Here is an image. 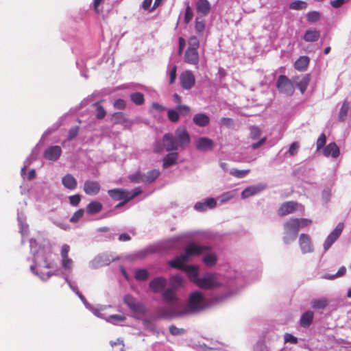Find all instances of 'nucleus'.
<instances>
[{
    "mask_svg": "<svg viewBox=\"0 0 351 351\" xmlns=\"http://www.w3.org/2000/svg\"><path fill=\"white\" fill-rule=\"evenodd\" d=\"M123 302L134 313L143 314L146 311L145 306L138 302L137 300L131 295H125L123 298Z\"/></svg>",
    "mask_w": 351,
    "mask_h": 351,
    "instance_id": "nucleus-8",
    "label": "nucleus"
},
{
    "mask_svg": "<svg viewBox=\"0 0 351 351\" xmlns=\"http://www.w3.org/2000/svg\"><path fill=\"white\" fill-rule=\"evenodd\" d=\"M130 99L136 105H142L145 102L143 94L138 92L131 94Z\"/></svg>",
    "mask_w": 351,
    "mask_h": 351,
    "instance_id": "nucleus-42",
    "label": "nucleus"
},
{
    "mask_svg": "<svg viewBox=\"0 0 351 351\" xmlns=\"http://www.w3.org/2000/svg\"><path fill=\"white\" fill-rule=\"evenodd\" d=\"M103 208L102 204L98 201H92L86 206V211L89 214L99 213Z\"/></svg>",
    "mask_w": 351,
    "mask_h": 351,
    "instance_id": "nucleus-34",
    "label": "nucleus"
},
{
    "mask_svg": "<svg viewBox=\"0 0 351 351\" xmlns=\"http://www.w3.org/2000/svg\"><path fill=\"white\" fill-rule=\"evenodd\" d=\"M180 82L184 89H191L195 83V78L192 71H185L182 72L180 75Z\"/></svg>",
    "mask_w": 351,
    "mask_h": 351,
    "instance_id": "nucleus-10",
    "label": "nucleus"
},
{
    "mask_svg": "<svg viewBox=\"0 0 351 351\" xmlns=\"http://www.w3.org/2000/svg\"><path fill=\"white\" fill-rule=\"evenodd\" d=\"M182 282H183V279H182V276L180 275H174V276H172L169 278L170 285L173 289H177V288L181 287L182 285Z\"/></svg>",
    "mask_w": 351,
    "mask_h": 351,
    "instance_id": "nucleus-39",
    "label": "nucleus"
},
{
    "mask_svg": "<svg viewBox=\"0 0 351 351\" xmlns=\"http://www.w3.org/2000/svg\"><path fill=\"white\" fill-rule=\"evenodd\" d=\"M160 176V171L158 169H152L146 174H143V183L151 184L154 182Z\"/></svg>",
    "mask_w": 351,
    "mask_h": 351,
    "instance_id": "nucleus-30",
    "label": "nucleus"
},
{
    "mask_svg": "<svg viewBox=\"0 0 351 351\" xmlns=\"http://www.w3.org/2000/svg\"><path fill=\"white\" fill-rule=\"evenodd\" d=\"M101 190L99 182L95 180H86L84 184V191L88 195H96Z\"/></svg>",
    "mask_w": 351,
    "mask_h": 351,
    "instance_id": "nucleus-18",
    "label": "nucleus"
},
{
    "mask_svg": "<svg viewBox=\"0 0 351 351\" xmlns=\"http://www.w3.org/2000/svg\"><path fill=\"white\" fill-rule=\"evenodd\" d=\"M210 250V247L209 246L200 245L194 242H191L186 245L185 252H186L187 254H189L190 256H193L200 255L204 252Z\"/></svg>",
    "mask_w": 351,
    "mask_h": 351,
    "instance_id": "nucleus-13",
    "label": "nucleus"
},
{
    "mask_svg": "<svg viewBox=\"0 0 351 351\" xmlns=\"http://www.w3.org/2000/svg\"><path fill=\"white\" fill-rule=\"evenodd\" d=\"M176 72H177V66L173 65L169 72V77H170L169 84H173L175 82L176 76H177Z\"/></svg>",
    "mask_w": 351,
    "mask_h": 351,
    "instance_id": "nucleus-59",
    "label": "nucleus"
},
{
    "mask_svg": "<svg viewBox=\"0 0 351 351\" xmlns=\"http://www.w3.org/2000/svg\"><path fill=\"white\" fill-rule=\"evenodd\" d=\"M306 18L308 21L315 23L319 20L320 14L317 11H311L307 13Z\"/></svg>",
    "mask_w": 351,
    "mask_h": 351,
    "instance_id": "nucleus-47",
    "label": "nucleus"
},
{
    "mask_svg": "<svg viewBox=\"0 0 351 351\" xmlns=\"http://www.w3.org/2000/svg\"><path fill=\"white\" fill-rule=\"evenodd\" d=\"M205 303L203 295L199 291L192 293L189 298V302L183 314L194 313L204 309Z\"/></svg>",
    "mask_w": 351,
    "mask_h": 351,
    "instance_id": "nucleus-4",
    "label": "nucleus"
},
{
    "mask_svg": "<svg viewBox=\"0 0 351 351\" xmlns=\"http://www.w3.org/2000/svg\"><path fill=\"white\" fill-rule=\"evenodd\" d=\"M324 154L326 157L332 156L333 158H337L339 155V149L336 143H330L324 148Z\"/></svg>",
    "mask_w": 351,
    "mask_h": 351,
    "instance_id": "nucleus-27",
    "label": "nucleus"
},
{
    "mask_svg": "<svg viewBox=\"0 0 351 351\" xmlns=\"http://www.w3.org/2000/svg\"><path fill=\"white\" fill-rule=\"evenodd\" d=\"M130 181L133 183L143 182V174L140 172H136L134 174L130 175L128 177Z\"/></svg>",
    "mask_w": 351,
    "mask_h": 351,
    "instance_id": "nucleus-50",
    "label": "nucleus"
},
{
    "mask_svg": "<svg viewBox=\"0 0 351 351\" xmlns=\"http://www.w3.org/2000/svg\"><path fill=\"white\" fill-rule=\"evenodd\" d=\"M199 43L197 38L192 36L189 38V47L186 49L184 54V61L192 65H197L199 63V53L197 49L199 48Z\"/></svg>",
    "mask_w": 351,
    "mask_h": 351,
    "instance_id": "nucleus-5",
    "label": "nucleus"
},
{
    "mask_svg": "<svg viewBox=\"0 0 351 351\" xmlns=\"http://www.w3.org/2000/svg\"><path fill=\"white\" fill-rule=\"evenodd\" d=\"M84 210L83 208H80L73 213L70 219V222L76 223L84 215Z\"/></svg>",
    "mask_w": 351,
    "mask_h": 351,
    "instance_id": "nucleus-51",
    "label": "nucleus"
},
{
    "mask_svg": "<svg viewBox=\"0 0 351 351\" xmlns=\"http://www.w3.org/2000/svg\"><path fill=\"white\" fill-rule=\"evenodd\" d=\"M326 135L324 134H322L317 142H316V146H317V150H319L321 149L322 147H324V146L326 144Z\"/></svg>",
    "mask_w": 351,
    "mask_h": 351,
    "instance_id": "nucleus-55",
    "label": "nucleus"
},
{
    "mask_svg": "<svg viewBox=\"0 0 351 351\" xmlns=\"http://www.w3.org/2000/svg\"><path fill=\"white\" fill-rule=\"evenodd\" d=\"M192 18H193V13H192L191 7L189 6V5H187L186 8V10H185L184 18V23L186 24L189 23L191 21V20L192 19Z\"/></svg>",
    "mask_w": 351,
    "mask_h": 351,
    "instance_id": "nucleus-56",
    "label": "nucleus"
},
{
    "mask_svg": "<svg viewBox=\"0 0 351 351\" xmlns=\"http://www.w3.org/2000/svg\"><path fill=\"white\" fill-rule=\"evenodd\" d=\"M285 341L286 343L289 342L293 344H296L298 343V339L295 337L291 334H286L285 335Z\"/></svg>",
    "mask_w": 351,
    "mask_h": 351,
    "instance_id": "nucleus-64",
    "label": "nucleus"
},
{
    "mask_svg": "<svg viewBox=\"0 0 351 351\" xmlns=\"http://www.w3.org/2000/svg\"><path fill=\"white\" fill-rule=\"evenodd\" d=\"M80 128L78 126H75L71 128L68 132L67 139L69 141H71L75 138L79 132Z\"/></svg>",
    "mask_w": 351,
    "mask_h": 351,
    "instance_id": "nucleus-53",
    "label": "nucleus"
},
{
    "mask_svg": "<svg viewBox=\"0 0 351 351\" xmlns=\"http://www.w3.org/2000/svg\"><path fill=\"white\" fill-rule=\"evenodd\" d=\"M276 87L280 93L287 95H292L295 90L294 83L292 79L290 80L284 75L278 77Z\"/></svg>",
    "mask_w": 351,
    "mask_h": 351,
    "instance_id": "nucleus-6",
    "label": "nucleus"
},
{
    "mask_svg": "<svg viewBox=\"0 0 351 351\" xmlns=\"http://www.w3.org/2000/svg\"><path fill=\"white\" fill-rule=\"evenodd\" d=\"M167 117L171 122L176 123L179 121L180 115L177 110L170 109L167 112Z\"/></svg>",
    "mask_w": 351,
    "mask_h": 351,
    "instance_id": "nucleus-49",
    "label": "nucleus"
},
{
    "mask_svg": "<svg viewBox=\"0 0 351 351\" xmlns=\"http://www.w3.org/2000/svg\"><path fill=\"white\" fill-rule=\"evenodd\" d=\"M62 184L65 188L69 190L75 189L77 185L76 179L70 173L65 175L62 178Z\"/></svg>",
    "mask_w": 351,
    "mask_h": 351,
    "instance_id": "nucleus-25",
    "label": "nucleus"
},
{
    "mask_svg": "<svg viewBox=\"0 0 351 351\" xmlns=\"http://www.w3.org/2000/svg\"><path fill=\"white\" fill-rule=\"evenodd\" d=\"M222 285L221 275L217 273H206L197 280V286L203 289H213Z\"/></svg>",
    "mask_w": 351,
    "mask_h": 351,
    "instance_id": "nucleus-3",
    "label": "nucleus"
},
{
    "mask_svg": "<svg viewBox=\"0 0 351 351\" xmlns=\"http://www.w3.org/2000/svg\"><path fill=\"white\" fill-rule=\"evenodd\" d=\"M349 108H350L349 102L347 100H345L343 102L342 106L339 110V117H338L339 121H341V122L345 121V120L346 119L347 116H348Z\"/></svg>",
    "mask_w": 351,
    "mask_h": 351,
    "instance_id": "nucleus-35",
    "label": "nucleus"
},
{
    "mask_svg": "<svg viewBox=\"0 0 351 351\" xmlns=\"http://www.w3.org/2000/svg\"><path fill=\"white\" fill-rule=\"evenodd\" d=\"M167 284V279L160 276L152 279L149 282V287L154 293H158L165 288Z\"/></svg>",
    "mask_w": 351,
    "mask_h": 351,
    "instance_id": "nucleus-17",
    "label": "nucleus"
},
{
    "mask_svg": "<svg viewBox=\"0 0 351 351\" xmlns=\"http://www.w3.org/2000/svg\"><path fill=\"white\" fill-rule=\"evenodd\" d=\"M213 146H214L213 141L207 137L199 138L195 143L196 148L201 151H206V150L212 149Z\"/></svg>",
    "mask_w": 351,
    "mask_h": 351,
    "instance_id": "nucleus-21",
    "label": "nucleus"
},
{
    "mask_svg": "<svg viewBox=\"0 0 351 351\" xmlns=\"http://www.w3.org/2000/svg\"><path fill=\"white\" fill-rule=\"evenodd\" d=\"M300 147V145L298 142H293L291 145H290V147H289V154L291 155V156H294L297 154L298 152V150Z\"/></svg>",
    "mask_w": 351,
    "mask_h": 351,
    "instance_id": "nucleus-61",
    "label": "nucleus"
},
{
    "mask_svg": "<svg viewBox=\"0 0 351 351\" xmlns=\"http://www.w3.org/2000/svg\"><path fill=\"white\" fill-rule=\"evenodd\" d=\"M69 251L70 246L67 244H64L61 247L60 256L62 258V268L66 271H71L73 267V261L69 256Z\"/></svg>",
    "mask_w": 351,
    "mask_h": 351,
    "instance_id": "nucleus-11",
    "label": "nucleus"
},
{
    "mask_svg": "<svg viewBox=\"0 0 351 351\" xmlns=\"http://www.w3.org/2000/svg\"><path fill=\"white\" fill-rule=\"evenodd\" d=\"M299 232L298 223L296 217H291L283 223V241L289 245L295 241Z\"/></svg>",
    "mask_w": 351,
    "mask_h": 351,
    "instance_id": "nucleus-2",
    "label": "nucleus"
},
{
    "mask_svg": "<svg viewBox=\"0 0 351 351\" xmlns=\"http://www.w3.org/2000/svg\"><path fill=\"white\" fill-rule=\"evenodd\" d=\"M343 228V223H339L336 228L330 233L324 243V249L325 251H327L337 240V239L340 237Z\"/></svg>",
    "mask_w": 351,
    "mask_h": 351,
    "instance_id": "nucleus-9",
    "label": "nucleus"
},
{
    "mask_svg": "<svg viewBox=\"0 0 351 351\" xmlns=\"http://www.w3.org/2000/svg\"><path fill=\"white\" fill-rule=\"evenodd\" d=\"M328 304V300L326 298L315 299L312 300L311 306L314 309H324Z\"/></svg>",
    "mask_w": 351,
    "mask_h": 351,
    "instance_id": "nucleus-36",
    "label": "nucleus"
},
{
    "mask_svg": "<svg viewBox=\"0 0 351 351\" xmlns=\"http://www.w3.org/2000/svg\"><path fill=\"white\" fill-rule=\"evenodd\" d=\"M176 109H177V110L179 111V112L182 115H184V116H186V115L189 114L190 111H191V108L189 106H188L186 105H183V104L177 106Z\"/></svg>",
    "mask_w": 351,
    "mask_h": 351,
    "instance_id": "nucleus-54",
    "label": "nucleus"
},
{
    "mask_svg": "<svg viewBox=\"0 0 351 351\" xmlns=\"http://www.w3.org/2000/svg\"><path fill=\"white\" fill-rule=\"evenodd\" d=\"M178 158V153L173 152L169 153L166 155L162 160V166L164 168H167L176 163Z\"/></svg>",
    "mask_w": 351,
    "mask_h": 351,
    "instance_id": "nucleus-28",
    "label": "nucleus"
},
{
    "mask_svg": "<svg viewBox=\"0 0 351 351\" xmlns=\"http://www.w3.org/2000/svg\"><path fill=\"white\" fill-rule=\"evenodd\" d=\"M299 245L303 254L313 252V246L310 236L306 234H301L299 237Z\"/></svg>",
    "mask_w": 351,
    "mask_h": 351,
    "instance_id": "nucleus-14",
    "label": "nucleus"
},
{
    "mask_svg": "<svg viewBox=\"0 0 351 351\" xmlns=\"http://www.w3.org/2000/svg\"><path fill=\"white\" fill-rule=\"evenodd\" d=\"M196 9L198 13L206 16L210 11L211 5L208 0H198L196 3Z\"/></svg>",
    "mask_w": 351,
    "mask_h": 351,
    "instance_id": "nucleus-24",
    "label": "nucleus"
},
{
    "mask_svg": "<svg viewBox=\"0 0 351 351\" xmlns=\"http://www.w3.org/2000/svg\"><path fill=\"white\" fill-rule=\"evenodd\" d=\"M114 124H123L127 121L125 114L121 112H114L112 115Z\"/></svg>",
    "mask_w": 351,
    "mask_h": 351,
    "instance_id": "nucleus-38",
    "label": "nucleus"
},
{
    "mask_svg": "<svg viewBox=\"0 0 351 351\" xmlns=\"http://www.w3.org/2000/svg\"><path fill=\"white\" fill-rule=\"evenodd\" d=\"M250 172V169L239 170L234 169L230 171V174L237 178H242L245 177Z\"/></svg>",
    "mask_w": 351,
    "mask_h": 351,
    "instance_id": "nucleus-45",
    "label": "nucleus"
},
{
    "mask_svg": "<svg viewBox=\"0 0 351 351\" xmlns=\"http://www.w3.org/2000/svg\"><path fill=\"white\" fill-rule=\"evenodd\" d=\"M113 106H114V108H116V109L122 110L125 108L126 103H125V100H123L122 99H118L114 101Z\"/></svg>",
    "mask_w": 351,
    "mask_h": 351,
    "instance_id": "nucleus-60",
    "label": "nucleus"
},
{
    "mask_svg": "<svg viewBox=\"0 0 351 351\" xmlns=\"http://www.w3.org/2000/svg\"><path fill=\"white\" fill-rule=\"evenodd\" d=\"M298 228H304L310 226L312 223V220L306 218H297Z\"/></svg>",
    "mask_w": 351,
    "mask_h": 351,
    "instance_id": "nucleus-52",
    "label": "nucleus"
},
{
    "mask_svg": "<svg viewBox=\"0 0 351 351\" xmlns=\"http://www.w3.org/2000/svg\"><path fill=\"white\" fill-rule=\"evenodd\" d=\"M307 8V3L301 0H296L291 2L289 8L294 10H304Z\"/></svg>",
    "mask_w": 351,
    "mask_h": 351,
    "instance_id": "nucleus-40",
    "label": "nucleus"
},
{
    "mask_svg": "<svg viewBox=\"0 0 351 351\" xmlns=\"http://www.w3.org/2000/svg\"><path fill=\"white\" fill-rule=\"evenodd\" d=\"M162 298L169 304H174L177 298L173 289H167L162 293Z\"/></svg>",
    "mask_w": 351,
    "mask_h": 351,
    "instance_id": "nucleus-32",
    "label": "nucleus"
},
{
    "mask_svg": "<svg viewBox=\"0 0 351 351\" xmlns=\"http://www.w3.org/2000/svg\"><path fill=\"white\" fill-rule=\"evenodd\" d=\"M265 188V186L261 184L248 186L241 193V197L243 199L248 198L262 191Z\"/></svg>",
    "mask_w": 351,
    "mask_h": 351,
    "instance_id": "nucleus-22",
    "label": "nucleus"
},
{
    "mask_svg": "<svg viewBox=\"0 0 351 351\" xmlns=\"http://www.w3.org/2000/svg\"><path fill=\"white\" fill-rule=\"evenodd\" d=\"M195 29L197 33H203L205 29V21L203 19L198 17L196 19Z\"/></svg>",
    "mask_w": 351,
    "mask_h": 351,
    "instance_id": "nucleus-46",
    "label": "nucleus"
},
{
    "mask_svg": "<svg viewBox=\"0 0 351 351\" xmlns=\"http://www.w3.org/2000/svg\"><path fill=\"white\" fill-rule=\"evenodd\" d=\"M94 106L96 107V117L98 119H102L106 115V111L104 108L99 104V102H95L93 104Z\"/></svg>",
    "mask_w": 351,
    "mask_h": 351,
    "instance_id": "nucleus-43",
    "label": "nucleus"
},
{
    "mask_svg": "<svg viewBox=\"0 0 351 351\" xmlns=\"http://www.w3.org/2000/svg\"><path fill=\"white\" fill-rule=\"evenodd\" d=\"M34 263L35 265H32L30 269L34 274L39 276L42 280H48L53 275V273L49 270L52 264L43 250L38 251L34 254Z\"/></svg>",
    "mask_w": 351,
    "mask_h": 351,
    "instance_id": "nucleus-1",
    "label": "nucleus"
},
{
    "mask_svg": "<svg viewBox=\"0 0 351 351\" xmlns=\"http://www.w3.org/2000/svg\"><path fill=\"white\" fill-rule=\"evenodd\" d=\"M186 272L188 277L197 285V279L200 278L198 277V271L197 267L193 265H188L186 267L184 270Z\"/></svg>",
    "mask_w": 351,
    "mask_h": 351,
    "instance_id": "nucleus-31",
    "label": "nucleus"
},
{
    "mask_svg": "<svg viewBox=\"0 0 351 351\" xmlns=\"http://www.w3.org/2000/svg\"><path fill=\"white\" fill-rule=\"evenodd\" d=\"M250 137L253 140H256V139L260 137V136L261 135V130L257 126H255V125L251 126L250 128Z\"/></svg>",
    "mask_w": 351,
    "mask_h": 351,
    "instance_id": "nucleus-48",
    "label": "nucleus"
},
{
    "mask_svg": "<svg viewBox=\"0 0 351 351\" xmlns=\"http://www.w3.org/2000/svg\"><path fill=\"white\" fill-rule=\"evenodd\" d=\"M169 332L172 335H179L183 334L184 330L183 328H178L174 325H171L169 326Z\"/></svg>",
    "mask_w": 351,
    "mask_h": 351,
    "instance_id": "nucleus-58",
    "label": "nucleus"
},
{
    "mask_svg": "<svg viewBox=\"0 0 351 351\" xmlns=\"http://www.w3.org/2000/svg\"><path fill=\"white\" fill-rule=\"evenodd\" d=\"M69 199V202L72 206H77L81 201V196L79 194H76L70 196Z\"/></svg>",
    "mask_w": 351,
    "mask_h": 351,
    "instance_id": "nucleus-57",
    "label": "nucleus"
},
{
    "mask_svg": "<svg viewBox=\"0 0 351 351\" xmlns=\"http://www.w3.org/2000/svg\"><path fill=\"white\" fill-rule=\"evenodd\" d=\"M320 37V32L316 29H310L306 31L304 35V40L306 42L317 41Z\"/></svg>",
    "mask_w": 351,
    "mask_h": 351,
    "instance_id": "nucleus-29",
    "label": "nucleus"
},
{
    "mask_svg": "<svg viewBox=\"0 0 351 351\" xmlns=\"http://www.w3.org/2000/svg\"><path fill=\"white\" fill-rule=\"evenodd\" d=\"M176 143L179 147L185 148L190 144V136L184 127H179L175 131Z\"/></svg>",
    "mask_w": 351,
    "mask_h": 351,
    "instance_id": "nucleus-7",
    "label": "nucleus"
},
{
    "mask_svg": "<svg viewBox=\"0 0 351 351\" xmlns=\"http://www.w3.org/2000/svg\"><path fill=\"white\" fill-rule=\"evenodd\" d=\"M193 121L199 127H206L210 123V118L204 113H197L194 115Z\"/></svg>",
    "mask_w": 351,
    "mask_h": 351,
    "instance_id": "nucleus-23",
    "label": "nucleus"
},
{
    "mask_svg": "<svg viewBox=\"0 0 351 351\" xmlns=\"http://www.w3.org/2000/svg\"><path fill=\"white\" fill-rule=\"evenodd\" d=\"M346 272V269L345 267L343 266L339 269L338 271L337 272V274L335 275L327 277V278L334 279L337 277H341V276H343V275H345Z\"/></svg>",
    "mask_w": 351,
    "mask_h": 351,
    "instance_id": "nucleus-62",
    "label": "nucleus"
},
{
    "mask_svg": "<svg viewBox=\"0 0 351 351\" xmlns=\"http://www.w3.org/2000/svg\"><path fill=\"white\" fill-rule=\"evenodd\" d=\"M162 144L167 152H173L178 149L176 138L171 133H166L162 137Z\"/></svg>",
    "mask_w": 351,
    "mask_h": 351,
    "instance_id": "nucleus-15",
    "label": "nucleus"
},
{
    "mask_svg": "<svg viewBox=\"0 0 351 351\" xmlns=\"http://www.w3.org/2000/svg\"><path fill=\"white\" fill-rule=\"evenodd\" d=\"M169 266H171L173 268L184 270L186 269V267L187 265H185L181 261H180L178 257L174 258L173 260H171L169 262Z\"/></svg>",
    "mask_w": 351,
    "mask_h": 351,
    "instance_id": "nucleus-44",
    "label": "nucleus"
},
{
    "mask_svg": "<svg viewBox=\"0 0 351 351\" xmlns=\"http://www.w3.org/2000/svg\"><path fill=\"white\" fill-rule=\"evenodd\" d=\"M221 123L228 128H230L233 125V120L231 118L223 117L220 120Z\"/></svg>",
    "mask_w": 351,
    "mask_h": 351,
    "instance_id": "nucleus-63",
    "label": "nucleus"
},
{
    "mask_svg": "<svg viewBox=\"0 0 351 351\" xmlns=\"http://www.w3.org/2000/svg\"><path fill=\"white\" fill-rule=\"evenodd\" d=\"M314 313L311 311H306L300 317V324L303 328H308L313 322Z\"/></svg>",
    "mask_w": 351,
    "mask_h": 351,
    "instance_id": "nucleus-26",
    "label": "nucleus"
},
{
    "mask_svg": "<svg viewBox=\"0 0 351 351\" xmlns=\"http://www.w3.org/2000/svg\"><path fill=\"white\" fill-rule=\"evenodd\" d=\"M299 204L297 202L289 201L282 203L278 210V215L280 217L293 213L298 209Z\"/></svg>",
    "mask_w": 351,
    "mask_h": 351,
    "instance_id": "nucleus-12",
    "label": "nucleus"
},
{
    "mask_svg": "<svg viewBox=\"0 0 351 351\" xmlns=\"http://www.w3.org/2000/svg\"><path fill=\"white\" fill-rule=\"evenodd\" d=\"M108 194L114 201H121L132 195L128 191L123 189H110L108 191Z\"/></svg>",
    "mask_w": 351,
    "mask_h": 351,
    "instance_id": "nucleus-19",
    "label": "nucleus"
},
{
    "mask_svg": "<svg viewBox=\"0 0 351 351\" xmlns=\"http://www.w3.org/2000/svg\"><path fill=\"white\" fill-rule=\"evenodd\" d=\"M294 84L300 89V92L303 94L309 84L310 76L309 75H304L302 77L294 76L292 77Z\"/></svg>",
    "mask_w": 351,
    "mask_h": 351,
    "instance_id": "nucleus-20",
    "label": "nucleus"
},
{
    "mask_svg": "<svg viewBox=\"0 0 351 351\" xmlns=\"http://www.w3.org/2000/svg\"><path fill=\"white\" fill-rule=\"evenodd\" d=\"M217 261V257L215 254L210 253L204 256L203 258V262L208 267L214 266Z\"/></svg>",
    "mask_w": 351,
    "mask_h": 351,
    "instance_id": "nucleus-37",
    "label": "nucleus"
},
{
    "mask_svg": "<svg viewBox=\"0 0 351 351\" xmlns=\"http://www.w3.org/2000/svg\"><path fill=\"white\" fill-rule=\"evenodd\" d=\"M309 64V58L307 56H300L295 62V69L298 71H304Z\"/></svg>",
    "mask_w": 351,
    "mask_h": 351,
    "instance_id": "nucleus-33",
    "label": "nucleus"
},
{
    "mask_svg": "<svg viewBox=\"0 0 351 351\" xmlns=\"http://www.w3.org/2000/svg\"><path fill=\"white\" fill-rule=\"evenodd\" d=\"M135 278L139 281H145L149 278V273L147 269H137L134 275Z\"/></svg>",
    "mask_w": 351,
    "mask_h": 351,
    "instance_id": "nucleus-41",
    "label": "nucleus"
},
{
    "mask_svg": "<svg viewBox=\"0 0 351 351\" xmlns=\"http://www.w3.org/2000/svg\"><path fill=\"white\" fill-rule=\"evenodd\" d=\"M62 152V151L60 146H51L45 151L44 157L48 160L56 161L60 157Z\"/></svg>",
    "mask_w": 351,
    "mask_h": 351,
    "instance_id": "nucleus-16",
    "label": "nucleus"
}]
</instances>
